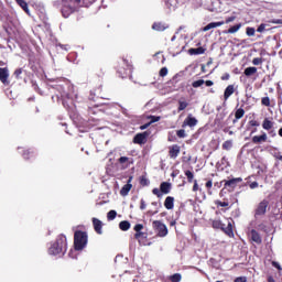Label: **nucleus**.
Wrapping results in <instances>:
<instances>
[{"instance_id": "1", "label": "nucleus", "mask_w": 282, "mask_h": 282, "mask_svg": "<svg viewBox=\"0 0 282 282\" xmlns=\"http://www.w3.org/2000/svg\"><path fill=\"white\" fill-rule=\"evenodd\" d=\"M67 252V237L65 235L57 236L56 241L48 248V254L56 257Z\"/></svg>"}, {"instance_id": "2", "label": "nucleus", "mask_w": 282, "mask_h": 282, "mask_svg": "<svg viewBox=\"0 0 282 282\" xmlns=\"http://www.w3.org/2000/svg\"><path fill=\"white\" fill-rule=\"evenodd\" d=\"M232 224H235V220H232V218L227 219V226L226 224H223L221 220H213L212 227L215 230H221L223 232H225V235H227V237H235Z\"/></svg>"}, {"instance_id": "3", "label": "nucleus", "mask_w": 282, "mask_h": 282, "mask_svg": "<svg viewBox=\"0 0 282 282\" xmlns=\"http://www.w3.org/2000/svg\"><path fill=\"white\" fill-rule=\"evenodd\" d=\"M89 237L87 231L76 230L74 234V248L77 251L85 250L87 248V241Z\"/></svg>"}, {"instance_id": "4", "label": "nucleus", "mask_w": 282, "mask_h": 282, "mask_svg": "<svg viewBox=\"0 0 282 282\" xmlns=\"http://www.w3.org/2000/svg\"><path fill=\"white\" fill-rule=\"evenodd\" d=\"M116 69L120 78H127V76H129V74L131 73V69H133V66L129 64V61L123 58L121 62L118 63Z\"/></svg>"}, {"instance_id": "5", "label": "nucleus", "mask_w": 282, "mask_h": 282, "mask_svg": "<svg viewBox=\"0 0 282 282\" xmlns=\"http://www.w3.org/2000/svg\"><path fill=\"white\" fill-rule=\"evenodd\" d=\"M72 3H74L72 0H62V17L64 19H69L76 12V7H73Z\"/></svg>"}, {"instance_id": "6", "label": "nucleus", "mask_w": 282, "mask_h": 282, "mask_svg": "<svg viewBox=\"0 0 282 282\" xmlns=\"http://www.w3.org/2000/svg\"><path fill=\"white\" fill-rule=\"evenodd\" d=\"M152 228L156 232V237H166L169 235V228L162 223V220L152 221Z\"/></svg>"}, {"instance_id": "7", "label": "nucleus", "mask_w": 282, "mask_h": 282, "mask_svg": "<svg viewBox=\"0 0 282 282\" xmlns=\"http://www.w3.org/2000/svg\"><path fill=\"white\" fill-rule=\"evenodd\" d=\"M243 182V178L241 177H236V178H230V180H224L220 182V184H224V189L228 191V193H232L235 188H237L238 184H241Z\"/></svg>"}, {"instance_id": "8", "label": "nucleus", "mask_w": 282, "mask_h": 282, "mask_svg": "<svg viewBox=\"0 0 282 282\" xmlns=\"http://www.w3.org/2000/svg\"><path fill=\"white\" fill-rule=\"evenodd\" d=\"M172 185L169 182H162L160 184V188L155 187L152 189L153 195H156L159 198L162 197V195H169L171 193Z\"/></svg>"}, {"instance_id": "9", "label": "nucleus", "mask_w": 282, "mask_h": 282, "mask_svg": "<svg viewBox=\"0 0 282 282\" xmlns=\"http://www.w3.org/2000/svg\"><path fill=\"white\" fill-rule=\"evenodd\" d=\"M268 206H270V202H268L265 199L260 202L254 212V217H261V216L265 215V213L268 212Z\"/></svg>"}, {"instance_id": "10", "label": "nucleus", "mask_w": 282, "mask_h": 282, "mask_svg": "<svg viewBox=\"0 0 282 282\" xmlns=\"http://www.w3.org/2000/svg\"><path fill=\"white\" fill-rule=\"evenodd\" d=\"M151 135V132L144 131L141 133H137L133 138V143L134 144H147V140Z\"/></svg>"}, {"instance_id": "11", "label": "nucleus", "mask_w": 282, "mask_h": 282, "mask_svg": "<svg viewBox=\"0 0 282 282\" xmlns=\"http://www.w3.org/2000/svg\"><path fill=\"white\" fill-rule=\"evenodd\" d=\"M0 82L2 85H10V69L8 67H0Z\"/></svg>"}, {"instance_id": "12", "label": "nucleus", "mask_w": 282, "mask_h": 282, "mask_svg": "<svg viewBox=\"0 0 282 282\" xmlns=\"http://www.w3.org/2000/svg\"><path fill=\"white\" fill-rule=\"evenodd\" d=\"M273 128L274 121L270 120V118H264V120L262 121V129H264V131H269L270 134L273 133V135H276L274 130H272Z\"/></svg>"}, {"instance_id": "13", "label": "nucleus", "mask_w": 282, "mask_h": 282, "mask_svg": "<svg viewBox=\"0 0 282 282\" xmlns=\"http://www.w3.org/2000/svg\"><path fill=\"white\" fill-rule=\"evenodd\" d=\"M182 149L177 144H173L169 148V158L171 160H177V156L180 155Z\"/></svg>"}, {"instance_id": "14", "label": "nucleus", "mask_w": 282, "mask_h": 282, "mask_svg": "<svg viewBox=\"0 0 282 282\" xmlns=\"http://www.w3.org/2000/svg\"><path fill=\"white\" fill-rule=\"evenodd\" d=\"M250 239H251V241H253V243H257V246H261L263 243L261 234H259V231H257L256 229H252L250 231Z\"/></svg>"}, {"instance_id": "15", "label": "nucleus", "mask_w": 282, "mask_h": 282, "mask_svg": "<svg viewBox=\"0 0 282 282\" xmlns=\"http://www.w3.org/2000/svg\"><path fill=\"white\" fill-rule=\"evenodd\" d=\"M133 180V176H130L127 184L122 186V188L120 189V195L122 197H127V195H129V192L131 191V188H133V185L131 184Z\"/></svg>"}, {"instance_id": "16", "label": "nucleus", "mask_w": 282, "mask_h": 282, "mask_svg": "<svg viewBox=\"0 0 282 282\" xmlns=\"http://www.w3.org/2000/svg\"><path fill=\"white\" fill-rule=\"evenodd\" d=\"M202 85H206V87H213V85H215V83L213 80H204V79H198L192 83V87H194V89H197L198 87H202Z\"/></svg>"}, {"instance_id": "17", "label": "nucleus", "mask_w": 282, "mask_h": 282, "mask_svg": "<svg viewBox=\"0 0 282 282\" xmlns=\"http://www.w3.org/2000/svg\"><path fill=\"white\" fill-rule=\"evenodd\" d=\"M182 127H197V119L192 115H188L183 122Z\"/></svg>"}, {"instance_id": "18", "label": "nucleus", "mask_w": 282, "mask_h": 282, "mask_svg": "<svg viewBox=\"0 0 282 282\" xmlns=\"http://www.w3.org/2000/svg\"><path fill=\"white\" fill-rule=\"evenodd\" d=\"M93 226L97 235H102V221L98 218H93Z\"/></svg>"}, {"instance_id": "19", "label": "nucleus", "mask_w": 282, "mask_h": 282, "mask_svg": "<svg viewBox=\"0 0 282 282\" xmlns=\"http://www.w3.org/2000/svg\"><path fill=\"white\" fill-rule=\"evenodd\" d=\"M152 30H155V32H164V30H169V24L164 22H154L152 24Z\"/></svg>"}, {"instance_id": "20", "label": "nucleus", "mask_w": 282, "mask_h": 282, "mask_svg": "<svg viewBox=\"0 0 282 282\" xmlns=\"http://www.w3.org/2000/svg\"><path fill=\"white\" fill-rule=\"evenodd\" d=\"M164 207L166 210H173V208H175V197L167 196L164 200Z\"/></svg>"}, {"instance_id": "21", "label": "nucleus", "mask_w": 282, "mask_h": 282, "mask_svg": "<svg viewBox=\"0 0 282 282\" xmlns=\"http://www.w3.org/2000/svg\"><path fill=\"white\" fill-rule=\"evenodd\" d=\"M119 164H122L123 169H129L133 164V159L128 156H121L118 159Z\"/></svg>"}, {"instance_id": "22", "label": "nucleus", "mask_w": 282, "mask_h": 282, "mask_svg": "<svg viewBox=\"0 0 282 282\" xmlns=\"http://www.w3.org/2000/svg\"><path fill=\"white\" fill-rule=\"evenodd\" d=\"M253 144H261V142H268V134L263 132L261 135L252 137Z\"/></svg>"}, {"instance_id": "23", "label": "nucleus", "mask_w": 282, "mask_h": 282, "mask_svg": "<svg viewBox=\"0 0 282 282\" xmlns=\"http://www.w3.org/2000/svg\"><path fill=\"white\" fill-rule=\"evenodd\" d=\"M188 54L191 56H199L202 54H206V48H204V46H199L197 48H189Z\"/></svg>"}, {"instance_id": "24", "label": "nucleus", "mask_w": 282, "mask_h": 282, "mask_svg": "<svg viewBox=\"0 0 282 282\" xmlns=\"http://www.w3.org/2000/svg\"><path fill=\"white\" fill-rule=\"evenodd\" d=\"M74 2L82 8H89V6L96 3V0H74Z\"/></svg>"}, {"instance_id": "25", "label": "nucleus", "mask_w": 282, "mask_h": 282, "mask_svg": "<svg viewBox=\"0 0 282 282\" xmlns=\"http://www.w3.org/2000/svg\"><path fill=\"white\" fill-rule=\"evenodd\" d=\"M221 25H224V21L210 22L206 26L203 28V32H208V30H213L215 28H221Z\"/></svg>"}, {"instance_id": "26", "label": "nucleus", "mask_w": 282, "mask_h": 282, "mask_svg": "<svg viewBox=\"0 0 282 282\" xmlns=\"http://www.w3.org/2000/svg\"><path fill=\"white\" fill-rule=\"evenodd\" d=\"M235 94V85H228L224 93L225 100H228Z\"/></svg>"}, {"instance_id": "27", "label": "nucleus", "mask_w": 282, "mask_h": 282, "mask_svg": "<svg viewBox=\"0 0 282 282\" xmlns=\"http://www.w3.org/2000/svg\"><path fill=\"white\" fill-rule=\"evenodd\" d=\"M22 158L24 160H34V158H36V153L32 150H23Z\"/></svg>"}, {"instance_id": "28", "label": "nucleus", "mask_w": 282, "mask_h": 282, "mask_svg": "<svg viewBox=\"0 0 282 282\" xmlns=\"http://www.w3.org/2000/svg\"><path fill=\"white\" fill-rule=\"evenodd\" d=\"M238 30H241V23L230 26L227 31H224V34H237Z\"/></svg>"}, {"instance_id": "29", "label": "nucleus", "mask_w": 282, "mask_h": 282, "mask_svg": "<svg viewBox=\"0 0 282 282\" xmlns=\"http://www.w3.org/2000/svg\"><path fill=\"white\" fill-rule=\"evenodd\" d=\"M15 2L26 14L30 15V8L28 7V2L25 0H15Z\"/></svg>"}, {"instance_id": "30", "label": "nucleus", "mask_w": 282, "mask_h": 282, "mask_svg": "<svg viewBox=\"0 0 282 282\" xmlns=\"http://www.w3.org/2000/svg\"><path fill=\"white\" fill-rule=\"evenodd\" d=\"M187 107H188V101H186L185 98L178 99V108H177L178 113L180 111H184Z\"/></svg>"}, {"instance_id": "31", "label": "nucleus", "mask_w": 282, "mask_h": 282, "mask_svg": "<svg viewBox=\"0 0 282 282\" xmlns=\"http://www.w3.org/2000/svg\"><path fill=\"white\" fill-rule=\"evenodd\" d=\"M243 116H246V110H243V108L237 109L235 112L234 123L237 122V120H241V118H243Z\"/></svg>"}, {"instance_id": "32", "label": "nucleus", "mask_w": 282, "mask_h": 282, "mask_svg": "<svg viewBox=\"0 0 282 282\" xmlns=\"http://www.w3.org/2000/svg\"><path fill=\"white\" fill-rule=\"evenodd\" d=\"M245 76H247L248 78H250V76H254V74H257V67L254 66H250L247 67L243 72Z\"/></svg>"}, {"instance_id": "33", "label": "nucleus", "mask_w": 282, "mask_h": 282, "mask_svg": "<svg viewBox=\"0 0 282 282\" xmlns=\"http://www.w3.org/2000/svg\"><path fill=\"white\" fill-rule=\"evenodd\" d=\"M119 228L123 232H127V230H129V228H131V223H129V220H123V221L119 223Z\"/></svg>"}, {"instance_id": "34", "label": "nucleus", "mask_w": 282, "mask_h": 282, "mask_svg": "<svg viewBox=\"0 0 282 282\" xmlns=\"http://www.w3.org/2000/svg\"><path fill=\"white\" fill-rule=\"evenodd\" d=\"M148 235L143 231H138L134 234V239H138L139 243H142V239H147Z\"/></svg>"}, {"instance_id": "35", "label": "nucleus", "mask_w": 282, "mask_h": 282, "mask_svg": "<svg viewBox=\"0 0 282 282\" xmlns=\"http://www.w3.org/2000/svg\"><path fill=\"white\" fill-rule=\"evenodd\" d=\"M185 175L187 177L188 184H193V182H195V174L191 170H186Z\"/></svg>"}, {"instance_id": "36", "label": "nucleus", "mask_w": 282, "mask_h": 282, "mask_svg": "<svg viewBox=\"0 0 282 282\" xmlns=\"http://www.w3.org/2000/svg\"><path fill=\"white\" fill-rule=\"evenodd\" d=\"M169 281L171 282H181L182 281V273H174L169 276Z\"/></svg>"}, {"instance_id": "37", "label": "nucleus", "mask_w": 282, "mask_h": 282, "mask_svg": "<svg viewBox=\"0 0 282 282\" xmlns=\"http://www.w3.org/2000/svg\"><path fill=\"white\" fill-rule=\"evenodd\" d=\"M139 184H140V186H149V184H151V182L149 181V178H147V176L142 175L139 178Z\"/></svg>"}, {"instance_id": "38", "label": "nucleus", "mask_w": 282, "mask_h": 282, "mask_svg": "<svg viewBox=\"0 0 282 282\" xmlns=\"http://www.w3.org/2000/svg\"><path fill=\"white\" fill-rule=\"evenodd\" d=\"M232 149V140H227L223 143L224 151H230Z\"/></svg>"}, {"instance_id": "39", "label": "nucleus", "mask_w": 282, "mask_h": 282, "mask_svg": "<svg viewBox=\"0 0 282 282\" xmlns=\"http://www.w3.org/2000/svg\"><path fill=\"white\" fill-rule=\"evenodd\" d=\"M117 216H118V213L116 210L111 209L107 214V219H108V221H113V219H116Z\"/></svg>"}, {"instance_id": "40", "label": "nucleus", "mask_w": 282, "mask_h": 282, "mask_svg": "<svg viewBox=\"0 0 282 282\" xmlns=\"http://www.w3.org/2000/svg\"><path fill=\"white\" fill-rule=\"evenodd\" d=\"M261 105H262V107H270V105H271L270 97H262Z\"/></svg>"}, {"instance_id": "41", "label": "nucleus", "mask_w": 282, "mask_h": 282, "mask_svg": "<svg viewBox=\"0 0 282 282\" xmlns=\"http://www.w3.org/2000/svg\"><path fill=\"white\" fill-rule=\"evenodd\" d=\"M21 74H23V68H18L14 70L13 76L17 78V80H21Z\"/></svg>"}, {"instance_id": "42", "label": "nucleus", "mask_w": 282, "mask_h": 282, "mask_svg": "<svg viewBox=\"0 0 282 282\" xmlns=\"http://www.w3.org/2000/svg\"><path fill=\"white\" fill-rule=\"evenodd\" d=\"M205 187H206L207 191H208V195H213V192H210V188H213V180H208V181L205 183Z\"/></svg>"}, {"instance_id": "43", "label": "nucleus", "mask_w": 282, "mask_h": 282, "mask_svg": "<svg viewBox=\"0 0 282 282\" xmlns=\"http://www.w3.org/2000/svg\"><path fill=\"white\" fill-rule=\"evenodd\" d=\"M169 75V68L166 67H162L159 72V76H161V78H164V76Z\"/></svg>"}, {"instance_id": "44", "label": "nucleus", "mask_w": 282, "mask_h": 282, "mask_svg": "<svg viewBox=\"0 0 282 282\" xmlns=\"http://www.w3.org/2000/svg\"><path fill=\"white\" fill-rule=\"evenodd\" d=\"M257 31L254 30V28H250V26H248L247 29H246V34H247V36H254V33H256Z\"/></svg>"}, {"instance_id": "45", "label": "nucleus", "mask_w": 282, "mask_h": 282, "mask_svg": "<svg viewBox=\"0 0 282 282\" xmlns=\"http://www.w3.org/2000/svg\"><path fill=\"white\" fill-rule=\"evenodd\" d=\"M216 206H220L221 208H226L229 206L228 202L215 200Z\"/></svg>"}, {"instance_id": "46", "label": "nucleus", "mask_w": 282, "mask_h": 282, "mask_svg": "<svg viewBox=\"0 0 282 282\" xmlns=\"http://www.w3.org/2000/svg\"><path fill=\"white\" fill-rule=\"evenodd\" d=\"M133 230H134V232H142V230H144V225H142V224H137V225L133 227Z\"/></svg>"}, {"instance_id": "47", "label": "nucleus", "mask_w": 282, "mask_h": 282, "mask_svg": "<svg viewBox=\"0 0 282 282\" xmlns=\"http://www.w3.org/2000/svg\"><path fill=\"white\" fill-rule=\"evenodd\" d=\"M263 58L262 57H256L252 59V65H262Z\"/></svg>"}, {"instance_id": "48", "label": "nucleus", "mask_w": 282, "mask_h": 282, "mask_svg": "<svg viewBox=\"0 0 282 282\" xmlns=\"http://www.w3.org/2000/svg\"><path fill=\"white\" fill-rule=\"evenodd\" d=\"M72 99H63L62 100V105L66 108V109H69V105H72Z\"/></svg>"}, {"instance_id": "49", "label": "nucleus", "mask_w": 282, "mask_h": 282, "mask_svg": "<svg viewBox=\"0 0 282 282\" xmlns=\"http://www.w3.org/2000/svg\"><path fill=\"white\" fill-rule=\"evenodd\" d=\"M177 138H186V131L184 129L176 131Z\"/></svg>"}, {"instance_id": "50", "label": "nucleus", "mask_w": 282, "mask_h": 282, "mask_svg": "<svg viewBox=\"0 0 282 282\" xmlns=\"http://www.w3.org/2000/svg\"><path fill=\"white\" fill-rule=\"evenodd\" d=\"M192 191L193 193H197V191H202V188H199V184H197V180H194V185Z\"/></svg>"}, {"instance_id": "51", "label": "nucleus", "mask_w": 282, "mask_h": 282, "mask_svg": "<svg viewBox=\"0 0 282 282\" xmlns=\"http://www.w3.org/2000/svg\"><path fill=\"white\" fill-rule=\"evenodd\" d=\"M98 78H105V69L98 68L96 72Z\"/></svg>"}, {"instance_id": "52", "label": "nucleus", "mask_w": 282, "mask_h": 282, "mask_svg": "<svg viewBox=\"0 0 282 282\" xmlns=\"http://www.w3.org/2000/svg\"><path fill=\"white\" fill-rule=\"evenodd\" d=\"M149 119H150L151 124H153L154 122H160L161 118L158 116H150Z\"/></svg>"}, {"instance_id": "53", "label": "nucleus", "mask_w": 282, "mask_h": 282, "mask_svg": "<svg viewBox=\"0 0 282 282\" xmlns=\"http://www.w3.org/2000/svg\"><path fill=\"white\" fill-rule=\"evenodd\" d=\"M269 23H273L274 25H282V19L269 20Z\"/></svg>"}, {"instance_id": "54", "label": "nucleus", "mask_w": 282, "mask_h": 282, "mask_svg": "<svg viewBox=\"0 0 282 282\" xmlns=\"http://www.w3.org/2000/svg\"><path fill=\"white\" fill-rule=\"evenodd\" d=\"M234 282H248V278L246 276H238L234 280Z\"/></svg>"}, {"instance_id": "55", "label": "nucleus", "mask_w": 282, "mask_h": 282, "mask_svg": "<svg viewBox=\"0 0 282 282\" xmlns=\"http://www.w3.org/2000/svg\"><path fill=\"white\" fill-rule=\"evenodd\" d=\"M257 32H265V24L264 23H261L258 29H257Z\"/></svg>"}, {"instance_id": "56", "label": "nucleus", "mask_w": 282, "mask_h": 282, "mask_svg": "<svg viewBox=\"0 0 282 282\" xmlns=\"http://www.w3.org/2000/svg\"><path fill=\"white\" fill-rule=\"evenodd\" d=\"M236 19H237V17L231 15V17L227 18L226 21H224V24L225 23H232V21H235Z\"/></svg>"}, {"instance_id": "57", "label": "nucleus", "mask_w": 282, "mask_h": 282, "mask_svg": "<svg viewBox=\"0 0 282 282\" xmlns=\"http://www.w3.org/2000/svg\"><path fill=\"white\" fill-rule=\"evenodd\" d=\"M147 209V203L144 202V199L140 200V210H145Z\"/></svg>"}, {"instance_id": "58", "label": "nucleus", "mask_w": 282, "mask_h": 282, "mask_svg": "<svg viewBox=\"0 0 282 282\" xmlns=\"http://www.w3.org/2000/svg\"><path fill=\"white\" fill-rule=\"evenodd\" d=\"M221 80H230V74L228 73H225L221 77H220Z\"/></svg>"}, {"instance_id": "59", "label": "nucleus", "mask_w": 282, "mask_h": 282, "mask_svg": "<svg viewBox=\"0 0 282 282\" xmlns=\"http://www.w3.org/2000/svg\"><path fill=\"white\" fill-rule=\"evenodd\" d=\"M271 264L273 265V268H276V270H282L281 264H279V262L272 261Z\"/></svg>"}, {"instance_id": "60", "label": "nucleus", "mask_w": 282, "mask_h": 282, "mask_svg": "<svg viewBox=\"0 0 282 282\" xmlns=\"http://www.w3.org/2000/svg\"><path fill=\"white\" fill-rule=\"evenodd\" d=\"M250 127H259V121L257 120H250L249 121Z\"/></svg>"}, {"instance_id": "61", "label": "nucleus", "mask_w": 282, "mask_h": 282, "mask_svg": "<svg viewBox=\"0 0 282 282\" xmlns=\"http://www.w3.org/2000/svg\"><path fill=\"white\" fill-rule=\"evenodd\" d=\"M149 127H151V122L140 126V130L144 131V129H149Z\"/></svg>"}, {"instance_id": "62", "label": "nucleus", "mask_w": 282, "mask_h": 282, "mask_svg": "<svg viewBox=\"0 0 282 282\" xmlns=\"http://www.w3.org/2000/svg\"><path fill=\"white\" fill-rule=\"evenodd\" d=\"M250 188L254 189V188H259V183L258 182H252L249 185Z\"/></svg>"}, {"instance_id": "63", "label": "nucleus", "mask_w": 282, "mask_h": 282, "mask_svg": "<svg viewBox=\"0 0 282 282\" xmlns=\"http://www.w3.org/2000/svg\"><path fill=\"white\" fill-rule=\"evenodd\" d=\"M200 72L203 74H206V65H204V64L200 65Z\"/></svg>"}, {"instance_id": "64", "label": "nucleus", "mask_w": 282, "mask_h": 282, "mask_svg": "<svg viewBox=\"0 0 282 282\" xmlns=\"http://www.w3.org/2000/svg\"><path fill=\"white\" fill-rule=\"evenodd\" d=\"M259 228H260V230H265V225L260 224V225H259Z\"/></svg>"}]
</instances>
